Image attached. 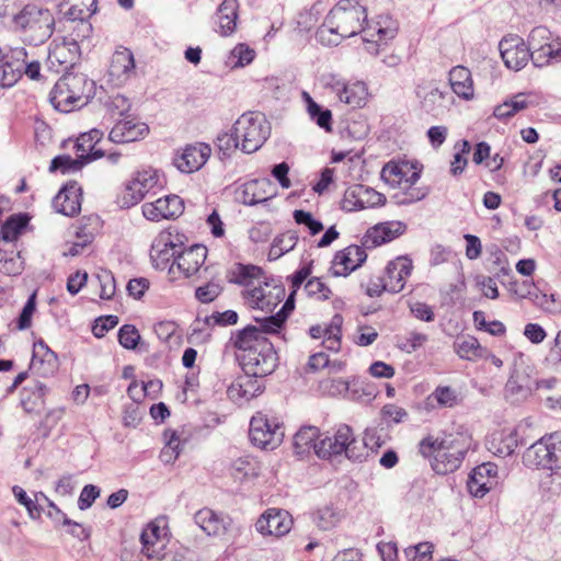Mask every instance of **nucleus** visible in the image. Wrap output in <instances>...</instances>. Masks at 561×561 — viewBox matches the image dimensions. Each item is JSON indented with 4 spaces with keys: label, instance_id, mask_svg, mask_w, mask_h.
I'll list each match as a JSON object with an SVG mask.
<instances>
[{
    "label": "nucleus",
    "instance_id": "obj_29",
    "mask_svg": "<svg viewBox=\"0 0 561 561\" xmlns=\"http://www.w3.org/2000/svg\"><path fill=\"white\" fill-rule=\"evenodd\" d=\"M277 194L278 191L271 180L257 179L249 181L241 186L240 199L244 205L254 206L271 201Z\"/></svg>",
    "mask_w": 561,
    "mask_h": 561
},
{
    "label": "nucleus",
    "instance_id": "obj_63",
    "mask_svg": "<svg viewBox=\"0 0 561 561\" xmlns=\"http://www.w3.org/2000/svg\"><path fill=\"white\" fill-rule=\"evenodd\" d=\"M99 296L101 299H112L116 293V283L113 274L107 270H101L96 274Z\"/></svg>",
    "mask_w": 561,
    "mask_h": 561
},
{
    "label": "nucleus",
    "instance_id": "obj_27",
    "mask_svg": "<svg viewBox=\"0 0 561 561\" xmlns=\"http://www.w3.org/2000/svg\"><path fill=\"white\" fill-rule=\"evenodd\" d=\"M149 134V126L136 118L126 117L118 121L110 131V139L115 144H127L144 139Z\"/></svg>",
    "mask_w": 561,
    "mask_h": 561
},
{
    "label": "nucleus",
    "instance_id": "obj_25",
    "mask_svg": "<svg viewBox=\"0 0 561 561\" xmlns=\"http://www.w3.org/2000/svg\"><path fill=\"white\" fill-rule=\"evenodd\" d=\"M367 259L364 249L348 245L337 251L331 262L330 273L334 277H346L358 268Z\"/></svg>",
    "mask_w": 561,
    "mask_h": 561
},
{
    "label": "nucleus",
    "instance_id": "obj_34",
    "mask_svg": "<svg viewBox=\"0 0 561 561\" xmlns=\"http://www.w3.org/2000/svg\"><path fill=\"white\" fill-rule=\"evenodd\" d=\"M386 443L385 437L377 427H367L362 440L356 439V448L351 451V460L364 461L375 455Z\"/></svg>",
    "mask_w": 561,
    "mask_h": 561
},
{
    "label": "nucleus",
    "instance_id": "obj_42",
    "mask_svg": "<svg viewBox=\"0 0 561 561\" xmlns=\"http://www.w3.org/2000/svg\"><path fill=\"white\" fill-rule=\"evenodd\" d=\"M370 98V92L366 82L362 80H355L346 82L340 96V102L353 107H364Z\"/></svg>",
    "mask_w": 561,
    "mask_h": 561
},
{
    "label": "nucleus",
    "instance_id": "obj_51",
    "mask_svg": "<svg viewBox=\"0 0 561 561\" xmlns=\"http://www.w3.org/2000/svg\"><path fill=\"white\" fill-rule=\"evenodd\" d=\"M256 57V51L247 43H237L227 54L226 64L232 69H243L250 66Z\"/></svg>",
    "mask_w": 561,
    "mask_h": 561
},
{
    "label": "nucleus",
    "instance_id": "obj_36",
    "mask_svg": "<svg viewBox=\"0 0 561 561\" xmlns=\"http://www.w3.org/2000/svg\"><path fill=\"white\" fill-rule=\"evenodd\" d=\"M343 319L334 316L329 324H318L310 328L312 339L322 340L324 347L331 352H339L341 348V327Z\"/></svg>",
    "mask_w": 561,
    "mask_h": 561
},
{
    "label": "nucleus",
    "instance_id": "obj_64",
    "mask_svg": "<svg viewBox=\"0 0 561 561\" xmlns=\"http://www.w3.org/2000/svg\"><path fill=\"white\" fill-rule=\"evenodd\" d=\"M427 400H435L442 408H451L457 404L458 396L455 389L448 386L437 387Z\"/></svg>",
    "mask_w": 561,
    "mask_h": 561
},
{
    "label": "nucleus",
    "instance_id": "obj_9",
    "mask_svg": "<svg viewBox=\"0 0 561 561\" xmlns=\"http://www.w3.org/2000/svg\"><path fill=\"white\" fill-rule=\"evenodd\" d=\"M422 168L417 163L389 162L381 170L382 181L394 191L400 203H410L421 198L415 184L420 180Z\"/></svg>",
    "mask_w": 561,
    "mask_h": 561
},
{
    "label": "nucleus",
    "instance_id": "obj_61",
    "mask_svg": "<svg viewBox=\"0 0 561 561\" xmlns=\"http://www.w3.org/2000/svg\"><path fill=\"white\" fill-rule=\"evenodd\" d=\"M481 344L473 336H467L455 346L457 355L466 360H473L481 355Z\"/></svg>",
    "mask_w": 561,
    "mask_h": 561
},
{
    "label": "nucleus",
    "instance_id": "obj_41",
    "mask_svg": "<svg viewBox=\"0 0 561 561\" xmlns=\"http://www.w3.org/2000/svg\"><path fill=\"white\" fill-rule=\"evenodd\" d=\"M195 522L198 527L211 537L224 536L227 531L228 522L210 508H203L195 515Z\"/></svg>",
    "mask_w": 561,
    "mask_h": 561
},
{
    "label": "nucleus",
    "instance_id": "obj_45",
    "mask_svg": "<svg viewBox=\"0 0 561 561\" xmlns=\"http://www.w3.org/2000/svg\"><path fill=\"white\" fill-rule=\"evenodd\" d=\"M301 98L306 104V112L311 121H313L317 126L323 129L325 133H332L333 130V116L332 112L329 108H323L319 105L312 96L304 91L301 93Z\"/></svg>",
    "mask_w": 561,
    "mask_h": 561
},
{
    "label": "nucleus",
    "instance_id": "obj_57",
    "mask_svg": "<svg viewBox=\"0 0 561 561\" xmlns=\"http://www.w3.org/2000/svg\"><path fill=\"white\" fill-rule=\"evenodd\" d=\"M379 416L382 424L391 427L404 423L409 419V412L396 403H387L380 409Z\"/></svg>",
    "mask_w": 561,
    "mask_h": 561
},
{
    "label": "nucleus",
    "instance_id": "obj_60",
    "mask_svg": "<svg viewBox=\"0 0 561 561\" xmlns=\"http://www.w3.org/2000/svg\"><path fill=\"white\" fill-rule=\"evenodd\" d=\"M456 152L454 154L453 161L450 162V173L454 176L461 174L467 164L468 159L467 156L471 150V146L468 140H461L455 146Z\"/></svg>",
    "mask_w": 561,
    "mask_h": 561
},
{
    "label": "nucleus",
    "instance_id": "obj_39",
    "mask_svg": "<svg viewBox=\"0 0 561 561\" xmlns=\"http://www.w3.org/2000/svg\"><path fill=\"white\" fill-rule=\"evenodd\" d=\"M31 367L42 376H50L58 368L57 355L43 341H37L33 344Z\"/></svg>",
    "mask_w": 561,
    "mask_h": 561
},
{
    "label": "nucleus",
    "instance_id": "obj_4",
    "mask_svg": "<svg viewBox=\"0 0 561 561\" xmlns=\"http://www.w3.org/2000/svg\"><path fill=\"white\" fill-rule=\"evenodd\" d=\"M270 131V124L262 114L248 112L237 118L230 131L219 133L214 144L225 158H230L238 150L250 154L264 145Z\"/></svg>",
    "mask_w": 561,
    "mask_h": 561
},
{
    "label": "nucleus",
    "instance_id": "obj_37",
    "mask_svg": "<svg viewBox=\"0 0 561 561\" xmlns=\"http://www.w3.org/2000/svg\"><path fill=\"white\" fill-rule=\"evenodd\" d=\"M451 91L463 101H472L476 96L471 71L463 66H455L448 73Z\"/></svg>",
    "mask_w": 561,
    "mask_h": 561
},
{
    "label": "nucleus",
    "instance_id": "obj_38",
    "mask_svg": "<svg viewBox=\"0 0 561 561\" xmlns=\"http://www.w3.org/2000/svg\"><path fill=\"white\" fill-rule=\"evenodd\" d=\"M239 2L238 0H224L216 13L217 32L224 37L233 35L238 27Z\"/></svg>",
    "mask_w": 561,
    "mask_h": 561
},
{
    "label": "nucleus",
    "instance_id": "obj_21",
    "mask_svg": "<svg viewBox=\"0 0 561 561\" xmlns=\"http://www.w3.org/2000/svg\"><path fill=\"white\" fill-rule=\"evenodd\" d=\"M385 203L386 197L383 194L371 187L358 184L345 191L341 201V207L345 211H357L383 206Z\"/></svg>",
    "mask_w": 561,
    "mask_h": 561
},
{
    "label": "nucleus",
    "instance_id": "obj_30",
    "mask_svg": "<svg viewBox=\"0 0 561 561\" xmlns=\"http://www.w3.org/2000/svg\"><path fill=\"white\" fill-rule=\"evenodd\" d=\"M262 391L263 385L259 377L244 373L232 380L227 389V394L233 402L243 404L261 394Z\"/></svg>",
    "mask_w": 561,
    "mask_h": 561
},
{
    "label": "nucleus",
    "instance_id": "obj_20",
    "mask_svg": "<svg viewBox=\"0 0 561 561\" xmlns=\"http://www.w3.org/2000/svg\"><path fill=\"white\" fill-rule=\"evenodd\" d=\"M184 211V202L176 194H168L141 206L142 216L152 222L172 220Z\"/></svg>",
    "mask_w": 561,
    "mask_h": 561
},
{
    "label": "nucleus",
    "instance_id": "obj_53",
    "mask_svg": "<svg viewBox=\"0 0 561 561\" xmlns=\"http://www.w3.org/2000/svg\"><path fill=\"white\" fill-rule=\"evenodd\" d=\"M343 518V510L331 503L320 506L314 515V522L322 530H331L337 527Z\"/></svg>",
    "mask_w": 561,
    "mask_h": 561
},
{
    "label": "nucleus",
    "instance_id": "obj_56",
    "mask_svg": "<svg viewBox=\"0 0 561 561\" xmlns=\"http://www.w3.org/2000/svg\"><path fill=\"white\" fill-rule=\"evenodd\" d=\"M160 380H150L148 382L133 381L128 389V396L136 402H141L146 397L154 398L161 390Z\"/></svg>",
    "mask_w": 561,
    "mask_h": 561
},
{
    "label": "nucleus",
    "instance_id": "obj_48",
    "mask_svg": "<svg viewBox=\"0 0 561 561\" xmlns=\"http://www.w3.org/2000/svg\"><path fill=\"white\" fill-rule=\"evenodd\" d=\"M24 270V262L15 244L0 243V272L7 275H20Z\"/></svg>",
    "mask_w": 561,
    "mask_h": 561
},
{
    "label": "nucleus",
    "instance_id": "obj_46",
    "mask_svg": "<svg viewBox=\"0 0 561 561\" xmlns=\"http://www.w3.org/2000/svg\"><path fill=\"white\" fill-rule=\"evenodd\" d=\"M163 447L160 459L164 463H173L183 451L185 440L182 433L176 430L167 428L162 433Z\"/></svg>",
    "mask_w": 561,
    "mask_h": 561
},
{
    "label": "nucleus",
    "instance_id": "obj_11",
    "mask_svg": "<svg viewBox=\"0 0 561 561\" xmlns=\"http://www.w3.org/2000/svg\"><path fill=\"white\" fill-rule=\"evenodd\" d=\"M285 438L284 424L277 417L256 412L250 420L249 439L261 450H275Z\"/></svg>",
    "mask_w": 561,
    "mask_h": 561
},
{
    "label": "nucleus",
    "instance_id": "obj_26",
    "mask_svg": "<svg viewBox=\"0 0 561 561\" xmlns=\"http://www.w3.org/2000/svg\"><path fill=\"white\" fill-rule=\"evenodd\" d=\"M413 271V262L408 256H398L391 260L385 267V282L388 293L398 294L405 287L407 279Z\"/></svg>",
    "mask_w": 561,
    "mask_h": 561
},
{
    "label": "nucleus",
    "instance_id": "obj_3",
    "mask_svg": "<svg viewBox=\"0 0 561 561\" xmlns=\"http://www.w3.org/2000/svg\"><path fill=\"white\" fill-rule=\"evenodd\" d=\"M264 333L261 325L259 328L248 325L237 331L231 337L243 371L259 378L272 374L278 360L273 344Z\"/></svg>",
    "mask_w": 561,
    "mask_h": 561
},
{
    "label": "nucleus",
    "instance_id": "obj_5",
    "mask_svg": "<svg viewBox=\"0 0 561 561\" xmlns=\"http://www.w3.org/2000/svg\"><path fill=\"white\" fill-rule=\"evenodd\" d=\"M231 280L242 287V298L252 310L272 312L286 295L282 285L254 265H238Z\"/></svg>",
    "mask_w": 561,
    "mask_h": 561
},
{
    "label": "nucleus",
    "instance_id": "obj_52",
    "mask_svg": "<svg viewBox=\"0 0 561 561\" xmlns=\"http://www.w3.org/2000/svg\"><path fill=\"white\" fill-rule=\"evenodd\" d=\"M103 133L99 129H91L88 133L81 134L76 142L79 158L92 160L101 157L102 153L95 149V146L101 141Z\"/></svg>",
    "mask_w": 561,
    "mask_h": 561
},
{
    "label": "nucleus",
    "instance_id": "obj_8",
    "mask_svg": "<svg viewBox=\"0 0 561 561\" xmlns=\"http://www.w3.org/2000/svg\"><path fill=\"white\" fill-rule=\"evenodd\" d=\"M527 466L554 477L561 484V432L543 435L524 455Z\"/></svg>",
    "mask_w": 561,
    "mask_h": 561
},
{
    "label": "nucleus",
    "instance_id": "obj_28",
    "mask_svg": "<svg viewBox=\"0 0 561 561\" xmlns=\"http://www.w3.org/2000/svg\"><path fill=\"white\" fill-rule=\"evenodd\" d=\"M517 445V430L511 424L493 428L486 438L488 449L501 457L512 455Z\"/></svg>",
    "mask_w": 561,
    "mask_h": 561
},
{
    "label": "nucleus",
    "instance_id": "obj_43",
    "mask_svg": "<svg viewBox=\"0 0 561 561\" xmlns=\"http://www.w3.org/2000/svg\"><path fill=\"white\" fill-rule=\"evenodd\" d=\"M30 219L27 214L20 213L10 216L1 226L0 243L4 245L15 244L20 236L26 231Z\"/></svg>",
    "mask_w": 561,
    "mask_h": 561
},
{
    "label": "nucleus",
    "instance_id": "obj_35",
    "mask_svg": "<svg viewBox=\"0 0 561 561\" xmlns=\"http://www.w3.org/2000/svg\"><path fill=\"white\" fill-rule=\"evenodd\" d=\"M533 92H519L494 106L492 116L500 122H506L517 113L528 108L534 103Z\"/></svg>",
    "mask_w": 561,
    "mask_h": 561
},
{
    "label": "nucleus",
    "instance_id": "obj_7",
    "mask_svg": "<svg viewBox=\"0 0 561 561\" xmlns=\"http://www.w3.org/2000/svg\"><path fill=\"white\" fill-rule=\"evenodd\" d=\"M96 93V83L83 73H67L50 92V103L61 113H71L87 106Z\"/></svg>",
    "mask_w": 561,
    "mask_h": 561
},
{
    "label": "nucleus",
    "instance_id": "obj_33",
    "mask_svg": "<svg viewBox=\"0 0 561 561\" xmlns=\"http://www.w3.org/2000/svg\"><path fill=\"white\" fill-rule=\"evenodd\" d=\"M67 10L64 12L65 18L71 22H79L82 31V37H88L92 26L88 19L96 12V0H66Z\"/></svg>",
    "mask_w": 561,
    "mask_h": 561
},
{
    "label": "nucleus",
    "instance_id": "obj_50",
    "mask_svg": "<svg viewBox=\"0 0 561 561\" xmlns=\"http://www.w3.org/2000/svg\"><path fill=\"white\" fill-rule=\"evenodd\" d=\"M295 294H296V289H293V291L286 299L285 304L283 305L282 309L276 314L256 320L259 325H261V328L264 332L276 333L279 331V329L285 323L288 314L295 308Z\"/></svg>",
    "mask_w": 561,
    "mask_h": 561
},
{
    "label": "nucleus",
    "instance_id": "obj_47",
    "mask_svg": "<svg viewBox=\"0 0 561 561\" xmlns=\"http://www.w3.org/2000/svg\"><path fill=\"white\" fill-rule=\"evenodd\" d=\"M46 386L36 382L33 386L23 388L21 392V405L26 413H39L45 404Z\"/></svg>",
    "mask_w": 561,
    "mask_h": 561
},
{
    "label": "nucleus",
    "instance_id": "obj_24",
    "mask_svg": "<svg viewBox=\"0 0 561 561\" xmlns=\"http://www.w3.org/2000/svg\"><path fill=\"white\" fill-rule=\"evenodd\" d=\"M80 56V48L76 39L57 37L51 42L48 61L56 71L73 66Z\"/></svg>",
    "mask_w": 561,
    "mask_h": 561
},
{
    "label": "nucleus",
    "instance_id": "obj_17",
    "mask_svg": "<svg viewBox=\"0 0 561 561\" xmlns=\"http://www.w3.org/2000/svg\"><path fill=\"white\" fill-rule=\"evenodd\" d=\"M353 448H356L354 431L350 425L341 424L333 434H327L320 439L317 456L325 459L345 455L351 460Z\"/></svg>",
    "mask_w": 561,
    "mask_h": 561
},
{
    "label": "nucleus",
    "instance_id": "obj_22",
    "mask_svg": "<svg viewBox=\"0 0 561 561\" xmlns=\"http://www.w3.org/2000/svg\"><path fill=\"white\" fill-rule=\"evenodd\" d=\"M499 484L496 465L484 462L472 469L467 481L469 494L474 499H483Z\"/></svg>",
    "mask_w": 561,
    "mask_h": 561
},
{
    "label": "nucleus",
    "instance_id": "obj_40",
    "mask_svg": "<svg viewBox=\"0 0 561 561\" xmlns=\"http://www.w3.org/2000/svg\"><path fill=\"white\" fill-rule=\"evenodd\" d=\"M402 233L399 222H382L369 228L364 236V244L367 247H379L394 240Z\"/></svg>",
    "mask_w": 561,
    "mask_h": 561
},
{
    "label": "nucleus",
    "instance_id": "obj_1",
    "mask_svg": "<svg viewBox=\"0 0 561 561\" xmlns=\"http://www.w3.org/2000/svg\"><path fill=\"white\" fill-rule=\"evenodd\" d=\"M368 13L356 0H340L325 15L317 30V41L323 46H336L344 39L362 34L366 50L378 55L383 46L394 39L398 22L389 15H379L368 22Z\"/></svg>",
    "mask_w": 561,
    "mask_h": 561
},
{
    "label": "nucleus",
    "instance_id": "obj_18",
    "mask_svg": "<svg viewBox=\"0 0 561 561\" xmlns=\"http://www.w3.org/2000/svg\"><path fill=\"white\" fill-rule=\"evenodd\" d=\"M213 149L209 144L195 141L180 148L173 158L174 168L183 174H192L203 169L210 159Z\"/></svg>",
    "mask_w": 561,
    "mask_h": 561
},
{
    "label": "nucleus",
    "instance_id": "obj_44",
    "mask_svg": "<svg viewBox=\"0 0 561 561\" xmlns=\"http://www.w3.org/2000/svg\"><path fill=\"white\" fill-rule=\"evenodd\" d=\"M321 438H323V435L317 426H301L294 435V448L297 454H308L313 450L317 455L319 442Z\"/></svg>",
    "mask_w": 561,
    "mask_h": 561
},
{
    "label": "nucleus",
    "instance_id": "obj_2",
    "mask_svg": "<svg viewBox=\"0 0 561 561\" xmlns=\"http://www.w3.org/2000/svg\"><path fill=\"white\" fill-rule=\"evenodd\" d=\"M55 16L50 9L31 0H0V24L9 25L22 41L42 44L55 30Z\"/></svg>",
    "mask_w": 561,
    "mask_h": 561
},
{
    "label": "nucleus",
    "instance_id": "obj_62",
    "mask_svg": "<svg viewBox=\"0 0 561 561\" xmlns=\"http://www.w3.org/2000/svg\"><path fill=\"white\" fill-rule=\"evenodd\" d=\"M12 492L16 501L26 508L31 518H36L39 516L41 511L37 507V502L43 500L41 493H36L34 499H32L30 495H27L25 490L19 485L13 486Z\"/></svg>",
    "mask_w": 561,
    "mask_h": 561
},
{
    "label": "nucleus",
    "instance_id": "obj_58",
    "mask_svg": "<svg viewBox=\"0 0 561 561\" xmlns=\"http://www.w3.org/2000/svg\"><path fill=\"white\" fill-rule=\"evenodd\" d=\"M360 287L370 298L380 297L383 293H388L383 275L374 273H368L363 276Z\"/></svg>",
    "mask_w": 561,
    "mask_h": 561
},
{
    "label": "nucleus",
    "instance_id": "obj_59",
    "mask_svg": "<svg viewBox=\"0 0 561 561\" xmlns=\"http://www.w3.org/2000/svg\"><path fill=\"white\" fill-rule=\"evenodd\" d=\"M519 298H529L537 307L549 313H556L561 310V304L556 300L554 295L527 291V294H519Z\"/></svg>",
    "mask_w": 561,
    "mask_h": 561
},
{
    "label": "nucleus",
    "instance_id": "obj_55",
    "mask_svg": "<svg viewBox=\"0 0 561 561\" xmlns=\"http://www.w3.org/2000/svg\"><path fill=\"white\" fill-rule=\"evenodd\" d=\"M298 241V236L294 231H286L277 236L271 244L268 251V257L271 260H277L284 254L291 251Z\"/></svg>",
    "mask_w": 561,
    "mask_h": 561
},
{
    "label": "nucleus",
    "instance_id": "obj_13",
    "mask_svg": "<svg viewBox=\"0 0 561 561\" xmlns=\"http://www.w3.org/2000/svg\"><path fill=\"white\" fill-rule=\"evenodd\" d=\"M171 539V529L167 516H158L148 522L140 533L141 552L148 558L160 559Z\"/></svg>",
    "mask_w": 561,
    "mask_h": 561
},
{
    "label": "nucleus",
    "instance_id": "obj_19",
    "mask_svg": "<svg viewBox=\"0 0 561 561\" xmlns=\"http://www.w3.org/2000/svg\"><path fill=\"white\" fill-rule=\"evenodd\" d=\"M499 49L504 65L514 71L525 68L533 58L529 45L515 34L504 36L499 43Z\"/></svg>",
    "mask_w": 561,
    "mask_h": 561
},
{
    "label": "nucleus",
    "instance_id": "obj_10",
    "mask_svg": "<svg viewBox=\"0 0 561 561\" xmlns=\"http://www.w3.org/2000/svg\"><path fill=\"white\" fill-rule=\"evenodd\" d=\"M163 184L164 174L161 170L149 167L137 171L117 195L116 204L121 208H130L139 204L154 188L162 187Z\"/></svg>",
    "mask_w": 561,
    "mask_h": 561
},
{
    "label": "nucleus",
    "instance_id": "obj_54",
    "mask_svg": "<svg viewBox=\"0 0 561 561\" xmlns=\"http://www.w3.org/2000/svg\"><path fill=\"white\" fill-rule=\"evenodd\" d=\"M230 476L239 482L254 479L259 476L256 462L249 457H239L229 465Z\"/></svg>",
    "mask_w": 561,
    "mask_h": 561
},
{
    "label": "nucleus",
    "instance_id": "obj_12",
    "mask_svg": "<svg viewBox=\"0 0 561 561\" xmlns=\"http://www.w3.org/2000/svg\"><path fill=\"white\" fill-rule=\"evenodd\" d=\"M183 242L181 236L170 229L160 230L152 239L149 260L153 268L158 271H168L175 260Z\"/></svg>",
    "mask_w": 561,
    "mask_h": 561
},
{
    "label": "nucleus",
    "instance_id": "obj_6",
    "mask_svg": "<svg viewBox=\"0 0 561 561\" xmlns=\"http://www.w3.org/2000/svg\"><path fill=\"white\" fill-rule=\"evenodd\" d=\"M470 437L460 432L427 435L419 443V453L430 460L438 474L455 471L470 447Z\"/></svg>",
    "mask_w": 561,
    "mask_h": 561
},
{
    "label": "nucleus",
    "instance_id": "obj_14",
    "mask_svg": "<svg viewBox=\"0 0 561 561\" xmlns=\"http://www.w3.org/2000/svg\"><path fill=\"white\" fill-rule=\"evenodd\" d=\"M294 527L291 514L279 507L266 508L255 520V531L265 539H280Z\"/></svg>",
    "mask_w": 561,
    "mask_h": 561
},
{
    "label": "nucleus",
    "instance_id": "obj_16",
    "mask_svg": "<svg viewBox=\"0 0 561 561\" xmlns=\"http://www.w3.org/2000/svg\"><path fill=\"white\" fill-rule=\"evenodd\" d=\"M207 252V248L203 244H194L182 251L180 249L170 266V278L176 280L197 275L205 265Z\"/></svg>",
    "mask_w": 561,
    "mask_h": 561
},
{
    "label": "nucleus",
    "instance_id": "obj_32",
    "mask_svg": "<svg viewBox=\"0 0 561 561\" xmlns=\"http://www.w3.org/2000/svg\"><path fill=\"white\" fill-rule=\"evenodd\" d=\"M82 190L75 183L66 184L53 199L54 209L65 216H76L81 210Z\"/></svg>",
    "mask_w": 561,
    "mask_h": 561
},
{
    "label": "nucleus",
    "instance_id": "obj_15",
    "mask_svg": "<svg viewBox=\"0 0 561 561\" xmlns=\"http://www.w3.org/2000/svg\"><path fill=\"white\" fill-rule=\"evenodd\" d=\"M528 42L536 66L542 67L561 58V43L547 27H535L529 34Z\"/></svg>",
    "mask_w": 561,
    "mask_h": 561
},
{
    "label": "nucleus",
    "instance_id": "obj_23",
    "mask_svg": "<svg viewBox=\"0 0 561 561\" xmlns=\"http://www.w3.org/2000/svg\"><path fill=\"white\" fill-rule=\"evenodd\" d=\"M26 55L25 48L15 47L0 56V88H11L19 81Z\"/></svg>",
    "mask_w": 561,
    "mask_h": 561
},
{
    "label": "nucleus",
    "instance_id": "obj_49",
    "mask_svg": "<svg viewBox=\"0 0 561 561\" xmlns=\"http://www.w3.org/2000/svg\"><path fill=\"white\" fill-rule=\"evenodd\" d=\"M416 95L426 112H436L444 106L446 92L435 84L420 85Z\"/></svg>",
    "mask_w": 561,
    "mask_h": 561
},
{
    "label": "nucleus",
    "instance_id": "obj_31",
    "mask_svg": "<svg viewBox=\"0 0 561 561\" xmlns=\"http://www.w3.org/2000/svg\"><path fill=\"white\" fill-rule=\"evenodd\" d=\"M135 73V59L131 51L127 48L117 49L111 59L108 68L110 81L121 87L126 83Z\"/></svg>",
    "mask_w": 561,
    "mask_h": 561
}]
</instances>
